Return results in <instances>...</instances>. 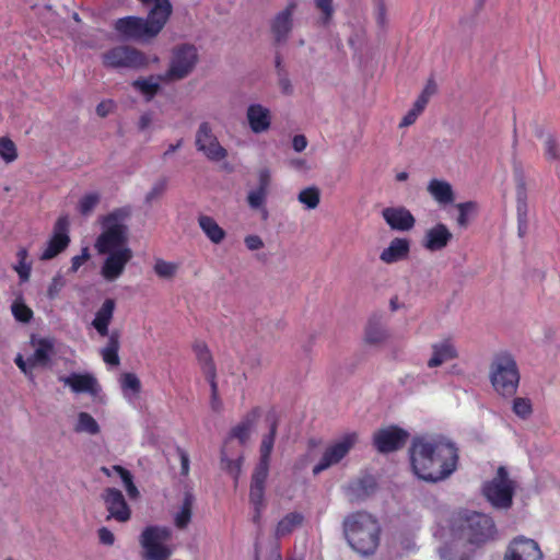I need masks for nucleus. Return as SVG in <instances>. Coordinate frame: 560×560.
<instances>
[{
    "label": "nucleus",
    "mask_w": 560,
    "mask_h": 560,
    "mask_svg": "<svg viewBox=\"0 0 560 560\" xmlns=\"http://www.w3.org/2000/svg\"><path fill=\"white\" fill-rule=\"evenodd\" d=\"M115 30L126 40L148 42L160 34V31L145 18L126 16L118 19Z\"/></svg>",
    "instance_id": "8"
},
{
    "label": "nucleus",
    "mask_w": 560,
    "mask_h": 560,
    "mask_svg": "<svg viewBox=\"0 0 560 560\" xmlns=\"http://www.w3.org/2000/svg\"><path fill=\"white\" fill-rule=\"evenodd\" d=\"M278 85L282 94L292 95L294 92V88L291 83L289 71H282L277 74Z\"/></svg>",
    "instance_id": "56"
},
{
    "label": "nucleus",
    "mask_w": 560,
    "mask_h": 560,
    "mask_svg": "<svg viewBox=\"0 0 560 560\" xmlns=\"http://www.w3.org/2000/svg\"><path fill=\"white\" fill-rule=\"evenodd\" d=\"M66 285V279L62 275L57 273L49 284L47 289V296L50 300H54L58 296L59 292L62 290V288Z\"/></svg>",
    "instance_id": "54"
},
{
    "label": "nucleus",
    "mask_w": 560,
    "mask_h": 560,
    "mask_svg": "<svg viewBox=\"0 0 560 560\" xmlns=\"http://www.w3.org/2000/svg\"><path fill=\"white\" fill-rule=\"evenodd\" d=\"M120 384L124 392L130 390L132 394H139L141 390V382L135 373H124Z\"/></svg>",
    "instance_id": "50"
},
{
    "label": "nucleus",
    "mask_w": 560,
    "mask_h": 560,
    "mask_svg": "<svg viewBox=\"0 0 560 560\" xmlns=\"http://www.w3.org/2000/svg\"><path fill=\"white\" fill-rule=\"evenodd\" d=\"M104 66L108 68L138 69L147 65V58L140 50L130 46H117L103 55Z\"/></svg>",
    "instance_id": "9"
},
{
    "label": "nucleus",
    "mask_w": 560,
    "mask_h": 560,
    "mask_svg": "<svg viewBox=\"0 0 560 560\" xmlns=\"http://www.w3.org/2000/svg\"><path fill=\"white\" fill-rule=\"evenodd\" d=\"M515 492L514 481L509 478L505 466H500L497 475L482 486V494L497 510H509L513 504Z\"/></svg>",
    "instance_id": "6"
},
{
    "label": "nucleus",
    "mask_w": 560,
    "mask_h": 560,
    "mask_svg": "<svg viewBox=\"0 0 560 560\" xmlns=\"http://www.w3.org/2000/svg\"><path fill=\"white\" fill-rule=\"evenodd\" d=\"M304 522V515L300 512H290L284 515L277 524L275 536L277 538L290 535L296 527Z\"/></svg>",
    "instance_id": "31"
},
{
    "label": "nucleus",
    "mask_w": 560,
    "mask_h": 560,
    "mask_svg": "<svg viewBox=\"0 0 560 560\" xmlns=\"http://www.w3.org/2000/svg\"><path fill=\"white\" fill-rule=\"evenodd\" d=\"M265 491V483L250 482L248 499L254 509L252 521L257 525L260 524L261 514L266 508Z\"/></svg>",
    "instance_id": "29"
},
{
    "label": "nucleus",
    "mask_w": 560,
    "mask_h": 560,
    "mask_svg": "<svg viewBox=\"0 0 560 560\" xmlns=\"http://www.w3.org/2000/svg\"><path fill=\"white\" fill-rule=\"evenodd\" d=\"M192 350L196 354L197 361L200 364L201 369L214 365L212 354L205 342L196 341L192 346Z\"/></svg>",
    "instance_id": "44"
},
{
    "label": "nucleus",
    "mask_w": 560,
    "mask_h": 560,
    "mask_svg": "<svg viewBox=\"0 0 560 560\" xmlns=\"http://www.w3.org/2000/svg\"><path fill=\"white\" fill-rule=\"evenodd\" d=\"M246 116L254 133H261L270 128L271 114L267 107L260 104H252L247 108Z\"/></svg>",
    "instance_id": "24"
},
{
    "label": "nucleus",
    "mask_w": 560,
    "mask_h": 560,
    "mask_svg": "<svg viewBox=\"0 0 560 560\" xmlns=\"http://www.w3.org/2000/svg\"><path fill=\"white\" fill-rule=\"evenodd\" d=\"M298 200L303 203L306 209H315L320 201V190L316 186L304 188L300 191Z\"/></svg>",
    "instance_id": "41"
},
{
    "label": "nucleus",
    "mask_w": 560,
    "mask_h": 560,
    "mask_svg": "<svg viewBox=\"0 0 560 560\" xmlns=\"http://www.w3.org/2000/svg\"><path fill=\"white\" fill-rule=\"evenodd\" d=\"M172 533L167 527L148 526L141 533V538H145L147 541L153 540L158 544H163L171 539Z\"/></svg>",
    "instance_id": "40"
},
{
    "label": "nucleus",
    "mask_w": 560,
    "mask_h": 560,
    "mask_svg": "<svg viewBox=\"0 0 560 560\" xmlns=\"http://www.w3.org/2000/svg\"><path fill=\"white\" fill-rule=\"evenodd\" d=\"M98 540L105 546H113L115 542L114 534L107 527H101L97 530Z\"/></svg>",
    "instance_id": "62"
},
{
    "label": "nucleus",
    "mask_w": 560,
    "mask_h": 560,
    "mask_svg": "<svg viewBox=\"0 0 560 560\" xmlns=\"http://www.w3.org/2000/svg\"><path fill=\"white\" fill-rule=\"evenodd\" d=\"M131 206H124L114 209L108 214L101 218L104 231L97 236L95 248L98 254L118 250L120 248H129L127 246L129 229L126 221L131 217Z\"/></svg>",
    "instance_id": "4"
},
{
    "label": "nucleus",
    "mask_w": 560,
    "mask_h": 560,
    "mask_svg": "<svg viewBox=\"0 0 560 560\" xmlns=\"http://www.w3.org/2000/svg\"><path fill=\"white\" fill-rule=\"evenodd\" d=\"M428 192L441 205H448L454 201V191L446 180L433 178L427 187Z\"/></svg>",
    "instance_id": "30"
},
{
    "label": "nucleus",
    "mask_w": 560,
    "mask_h": 560,
    "mask_svg": "<svg viewBox=\"0 0 560 560\" xmlns=\"http://www.w3.org/2000/svg\"><path fill=\"white\" fill-rule=\"evenodd\" d=\"M410 250V242L407 238L396 237L389 246L380 255L382 261L386 264L397 262L406 258Z\"/></svg>",
    "instance_id": "26"
},
{
    "label": "nucleus",
    "mask_w": 560,
    "mask_h": 560,
    "mask_svg": "<svg viewBox=\"0 0 560 560\" xmlns=\"http://www.w3.org/2000/svg\"><path fill=\"white\" fill-rule=\"evenodd\" d=\"M140 544L145 550V558L148 560H168L172 555V550L163 544H158L153 540L147 541L145 538L141 537Z\"/></svg>",
    "instance_id": "36"
},
{
    "label": "nucleus",
    "mask_w": 560,
    "mask_h": 560,
    "mask_svg": "<svg viewBox=\"0 0 560 560\" xmlns=\"http://www.w3.org/2000/svg\"><path fill=\"white\" fill-rule=\"evenodd\" d=\"M194 502H195V495L192 494V492L189 491V490L186 491L184 493V500H183V503L180 505V509L175 514V525L178 528L184 529L190 523L191 515H192Z\"/></svg>",
    "instance_id": "35"
},
{
    "label": "nucleus",
    "mask_w": 560,
    "mask_h": 560,
    "mask_svg": "<svg viewBox=\"0 0 560 560\" xmlns=\"http://www.w3.org/2000/svg\"><path fill=\"white\" fill-rule=\"evenodd\" d=\"M267 191L256 188L250 190L247 196L248 206L252 209H261L266 202Z\"/></svg>",
    "instance_id": "51"
},
{
    "label": "nucleus",
    "mask_w": 560,
    "mask_h": 560,
    "mask_svg": "<svg viewBox=\"0 0 560 560\" xmlns=\"http://www.w3.org/2000/svg\"><path fill=\"white\" fill-rule=\"evenodd\" d=\"M545 156L548 161H560V144L551 133L545 140Z\"/></svg>",
    "instance_id": "48"
},
{
    "label": "nucleus",
    "mask_w": 560,
    "mask_h": 560,
    "mask_svg": "<svg viewBox=\"0 0 560 560\" xmlns=\"http://www.w3.org/2000/svg\"><path fill=\"white\" fill-rule=\"evenodd\" d=\"M38 347L34 353L28 358L31 366H47L50 363V355L54 350L51 340L43 338L38 340Z\"/></svg>",
    "instance_id": "33"
},
{
    "label": "nucleus",
    "mask_w": 560,
    "mask_h": 560,
    "mask_svg": "<svg viewBox=\"0 0 560 560\" xmlns=\"http://www.w3.org/2000/svg\"><path fill=\"white\" fill-rule=\"evenodd\" d=\"M375 489V479L372 476H364L350 482L346 488V493L351 502H359L370 497Z\"/></svg>",
    "instance_id": "25"
},
{
    "label": "nucleus",
    "mask_w": 560,
    "mask_h": 560,
    "mask_svg": "<svg viewBox=\"0 0 560 560\" xmlns=\"http://www.w3.org/2000/svg\"><path fill=\"white\" fill-rule=\"evenodd\" d=\"M114 310L115 300L106 299L95 314L92 325L102 337L108 336V325L113 318Z\"/></svg>",
    "instance_id": "28"
},
{
    "label": "nucleus",
    "mask_w": 560,
    "mask_h": 560,
    "mask_svg": "<svg viewBox=\"0 0 560 560\" xmlns=\"http://www.w3.org/2000/svg\"><path fill=\"white\" fill-rule=\"evenodd\" d=\"M59 381L70 386L74 393H88L93 396L100 392L97 380L89 373H71L67 376H60Z\"/></svg>",
    "instance_id": "23"
},
{
    "label": "nucleus",
    "mask_w": 560,
    "mask_h": 560,
    "mask_svg": "<svg viewBox=\"0 0 560 560\" xmlns=\"http://www.w3.org/2000/svg\"><path fill=\"white\" fill-rule=\"evenodd\" d=\"M244 243L249 250H257L264 247V242L258 235H247Z\"/></svg>",
    "instance_id": "63"
},
{
    "label": "nucleus",
    "mask_w": 560,
    "mask_h": 560,
    "mask_svg": "<svg viewBox=\"0 0 560 560\" xmlns=\"http://www.w3.org/2000/svg\"><path fill=\"white\" fill-rule=\"evenodd\" d=\"M537 541L525 536L515 537L508 546L503 560H542Z\"/></svg>",
    "instance_id": "15"
},
{
    "label": "nucleus",
    "mask_w": 560,
    "mask_h": 560,
    "mask_svg": "<svg viewBox=\"0 0 560 560\" xmlns=\"http://www.w3.org/2000/svg\"><path fill=\"white\" fill-rule=\"evenodd\" d=\"M154 271L162 278H171L176 272V265L159 259L154 265Z\"/></svg>",
    "instance_id": "53"
},
{
    "label": "nucleus",
    "mask_w": 560,
    "mask_h": 560,
    "mask_svg": "<svg viewBox=\"0 0 560 560\" xmlns=\"http://www.w3.org/2000/svg\"><path fill=\"white\" fill-rule=\"evenodd\" d=\"M266 422L269 425V432L267 434H265L264 436L276 440L279 418H278V413L276 412L275 409H271L267 412Z\"/></svg>",
    "instance_id": "55"
},
{
    "label": "nucleus",
    "mask_w": 560,
    "mask_h": 560,
    "mask_svg": "<svg viewBox=\"0 0 560 560\" xmlns=\"http://www.w3.org/2000/svg\"><path fill=\"white\" fill-rule=\"evenodd\" d=\"M452 238L453 234L448 228L443 223H438L425 232L421 245L429 252H439L444 249Z\"/></svg>",
    "instance_id": "22"
},
{
    "label": "nucleus",
    "mask_w": 560,
    "mask_h": 560,
    "mask_svg": "<svg viewBox=\"0 0 560 560\" xmlns=\"http://www.w3.org/2000/svg\"><path fill=\"white\" fill-rule=\"evenodd\" d=\"M358 441V434L347 433L339 441L328 446L318 464H316L313 468V475L317 476L324 470L328 469L332 465L338 464L341 459H343L350 450L354 446Z\"/></svg>",
    "instance_id": "10"
},
{
    "label": "nucleus",
    "mask_w": 560,
    "mask_h": 560,
    "mask_svg": "<svg viewBox=\"0 0 560 560\" xmlns=\"http://www.w3.org/2000/svg\"><path fill=\"white\" fill-rule=\"evenodd\" d=\"M458 210V217L456 219L457 224L460 228H467L469 224L470 217L475 215L478 209V205L475 201H466L456 205Z\"/></svg>",
    "instance_id": "42"
},
{
    "label": "nucleus",
    "mask_w": 560,
    "mask_h": 560,
    "mask_svg": "<svg viewBox=\"0 0 560 560\" xmlns=\"http://www.w3.org/2000/svg\"><path fill=\"white\" fill-rule=\"evenodd\" d=\"M158 80H160L159 77L155 78L154 75H150L148 78H139L132 82V86L142 93L149 102L161 89Z\"/></svg>",
    "instance_id": "37"
},
{
    "label": "nucleus",
    "mask_w": 560,
    "mask_h": 560,
    "mask_svg": "<svg viewBox=\"0 0 560 560\" xmlns=\"http://www.w3.org/2000/svg\"><path fill=\"white\" fill-rule=\"evenodd\" d=\"M512 410L521 419L529 418L533 413V405L530 399L524 397L514 398Z\"/></svg>",
    "instance_id": "47"
},
{
    "label": "nucleus",
    "mask_w": 560,
    "mask_h": 560,
    "mask_svg": "<svg viewBox=\"0 0 560 560\" xmlns=\"http://www.w3.org/2000/svg\"><path fill=\"white\" fill-rule=\"evenodd\" d=\"M90 250L89 247H83L81 249V254L72 257L71 259V267L69 269V272H77L79 268L90 259Z\"/></svg>",
    "instance_id": "58"
},
{
    "label": "nucleus",
    "mask_w": 560,
    "mask_h": 560,
    "mask_svg": "<svg viewBox=\"0 0 560 560\" xmlns=\"http://www.w3.org/2000/svg\"><path fill=\"white\" fill-rule=\"evenodd\" d=\"M432 357L428 361L429 368L440 366L458 357L457 350L450 339L432 345Z\"/></svg>",
    "instance_id": "27"
},
{
    "label": "nucleus",
    "mask_w": 560,
    "mask_h": 560,
    "mask_svg": "<svg viewBox=\"0 0 560 560\" xmlns=\"http://www.w3.org/2000/svg\"><path fill=\"white\" fill-rule=\"evenodd\" d=\"M100 201L101 195L98 192H89L80 199L78 203V211L83 217H89L95 207L100 203Z\"/></svg>",
    "instance_id": "43"
},
{
    "label": "nucleus",
    "mask_w": 560,
    "mask_h": 560,
    "mask_svg": "<svg viewBox=\"0 0 560 560\" xmlns=\"http://www.w3.org/2000/svg\"><path fill=\"white\" fill-rule=\"evenodd\" d=\"M143 9L148 11L147 20L160 32L173 14V4L170 0H138Z\"/></svg>",
    "instance_id": "19"
},
{
    "label": "nucleus",
    "mask_w": 560,
    "mask_h": 560,
    "mask_svg": "<svg viewBox=\"0 0 560 560\" xmlns=\"http://www.w3.org/2000/svg\"><path fill=\"white\" fill-rule=\"evenodd\" d=\"M316 8L323 13L325 21L331 19L334 14L332 0H314Z\"/></svg>",
    "instance_id": "60"
},
{
    "label": "nucleus",
    "mask_w": 560,
    "mask_h": 560,
    "mask_svg": "<svg viewBox=\"0 0 560 560\" xmlns=\"http://www.w3.org/2000/svg\"><path fill=\"white\" fill-rule=\"evenodd\" d=\"M520 371L515 359L509 353L497 355L490 365V382L503 397H513L520 384Z\"/></svg>",
    "instance_id": "5"
},
{
    "label": "nucleus",
    "mask_w": 560,
    "mask_h": 560,
    "mask_svg": "<svg viewBox=\"0 0 560 560\" xmlns=\"http://www.w3.org/2000/svg\"><path fill=\"white\" fill-rule=\"evenodd\" d=\"M452 532L477 547L495 540L498 536L492 517L475 511L459 512L452 522Z\"/></svg>",
    "instance_id": "3"
},
{
    "label": "nucleus",
    "mask_w": 560,
    "mask_h": 560,
    "mask_svg": "<svg viewBox=\"0 0 560 560\" xmlns=\"http://www.w3.org/2000/svg\"><path fill=\"white\" fill-rule=\"evenodd\" d=\"M261 416V409L259 407H254L250 411H248L240 421L238 424H241L245 430H247L249 433L255 428L256 422Z\"/></svg>",
    "instance_id": "52"
},
{
    "label": "nucleus",
    "mask_w": 560,
    "mask_h": 560,
    "mask_svg": "<svg viewBox=\"0 0 560 560\" xmlns=\"http://www.w3.org/2000/svg\"><path fill=\"white\" fill-rule=\"evenodd\" d=\"M198 223L202 232L214 244H220L225 237V231L215 222L212 217L199 215Z\"/></svg>",
    "instance_id": "32"
},
{
    "label": "nucleus",
    "mask_w": 560,
    "mask_h": 560,
    "mask_svg": "<svg viewBox=\"0 0 560 560\" xmlns=\"http://www.w3.org/2000/svg\"><path fill=\"white\" fill-rule=\"evenodd\" d=\"M0 156L7 162H13L18 158L16 147L9 138H0Z\"/></svg>",
    "instance_id": "49"
},
{
    "label": "nucleus",
    "mask_w": 560,
    "mask_h": 560,
    "mask_svg": "<svg viewBox=\"0 0 560 560\" xmlns=\"http://www.w3.org/2000/svg\"><path fill=\"white\" fill-rule=\"evenodd\" d=\"M196 148L209 160L219 162L226 158L228 151L220 144L208 121L199 125L196 132Z\"/></svg>",
    "instance_id": "12"
},
{
    "label": "nucleus",
    "mask_w": 560,
    "mask_h": 560,
    "mask_svg": "<svg viewBox=\"0 0 560 560\" xmlns=\"http://www.w3.org/2000/svg\"><path fill=\"white\" fill-rule=\"evenodd\" d=\"M342 534L351 549L362 556H370L380 545L381 525L366 511H357L343 518Z\"/></svg>",
    "instance_id": "2"
},
{
    "label": "nucleus",
    "mask_w": 560,
    "mask_h": 560,
    "mask_svg": "<svg viewBox=\"0 0 560 560\" xmlns=\"http://www.w3.org/2000/svg\"><path fill=\"white\" fill-rule=\"evenodd\" d=\"M121 481L130 499L139 498L140 492L136 485L133 483V476L130 471L125 474V476H121Z\"/></svg>",
    "instance_id": "57"
},
{
    "label": "nucleus",
    "mask_w": 560,
    "mask_h": 560,
    "mask_svg": "<svg viewBox=\"0 0 560 560\" xmlns=\"http://www.w3.org/2000/svg\"><path fill=\"white\" fill-rule=\"evenodd\" d=\"M15 271L18 272L20 280L22 282H25L30 279L31 275V264L19 261V265L14 267Z\"/></svg>",
    "instance_id": "64"
},
{
    "label": "nucleus",
    "mask_w": 560,
    "mask_h": 560,
    "mask_svg": "<svg viewBox=\"0 0 560 560\" xmlns=\"http://www.w3.org/2000/svg\"><path fill=\"white\" fill-rule=\"evenodd\" d=\"M14 362L19 366V369L28 377V380L34 382V375L32 372V369L34 366H31L28 359L24 360L22 354H18L14 359Z\"/></svg>",
    "instance_id": "61"
},
{
    "label": "nucleus",
    "mask_w": 560,
    "mask_h": 560,
    "mask_svg": "<svg viewBox=\"0 0 560 560\" xmlns=\"http://www.w3.org/2000/svg\"><path fill=\"white\" fill-rule=\"evenodd\" d=\"M387 338V331L382 323L381 316L373 315L365 328V340L371 345L383 342Z\"/></svg>",
    "instance_id": "34"
},
{
    "label": "nucleus",
    "mask_w": 560,
    "mask_h": 560,
    "mask_svg": "<svg viewBox=\"0 0 560 560\" xmlns=\"http://www.w3.org/2000/svg\"><path fill=\"white\" fill-rule=\"evenodd\" d=\"M382 217L394 231H410L416 224L413 214L402 206L384 208Z\"/></svg>",
    "instance_id": "20"
},
{
    "label": "nucleus",
    "mask_w": 560,
    "mask_h": 560,
    "mask_svg": "<svg viewBox=\"0 0 560 560\" xmlns=\"http://www.w3.org/2000/svg\"><path fill=\"white\" fill-rule=\"evenodd\" d=\"M168 180L166 177L159 178L152 188L148 191V194L144 197V202L147 205H151L155 200L162 198V196L165 194L167 189Z\"/></svg>",
    "instance_id": "46"
},
{
    "label": "nucleus",
    "mask_w": 560,
    "mask_h": 560,
    "mask_svg": "<svg viewBox=\"0 0 560 560\" xmlns=\"http://www.w3.org/2000/svg\"><path fill=\"white\" fill-rule=\"evenodd\" d=\"M250 433L245 430L241 424H236L234 428L231 429L229 433V439H236L240 441L242 445L246 444V442L249 440Z\"/></svg>",
    "instance_id": "59"
},
{
    "label": "nucleus",
    "mask_w": 560,
    "mask_h": 560,
    "mask_svg": "<svg viewBox=\"0 0 560 560\" xmlns=\"http://www.w3.org/2000/svg\"><path fill=\"white\" fill-rule=\"evenodd\" d=\"M513 174L516 184L517 233L524 237L528 230V205L526 178L521 163H514Z\"/></svg>",
    "instance_id": "11"
},
{
    "label": "nucleus",
    "mask_w": 560,
    "mask_h": 560,
    "mask_svg": "<svg viewBox=\"0 0 560 560\" xmlns=\"http://www.w3.org/2000/svg\"><path fill=\"white\" fill-rule=\"evenodd\" d=\"M408 438L406 430L392 425L374 433L373 445L380 453L387 454L402 448Z\"/></svg>",
    "instance_id": "14"
},
{
    "label": "nucleus",
    "mask_w": 560,
    "mask_h": 560,
    "mask_svg": "<svg viewBox=\"0 0 560 560\" xmlns=\"http://www.w3.org/2000/svg\"><path fill=\"white\" fill-rule=\"evenodd\" d=\"M198 51L192 44H180L173 48L170 67L161 80L178 81L187 78L198 62Z\"/></svg>",
    "instance_id": "7"
},
{
    "label": "nucleus",
    "mask_w": 560,
    "mask_h": 560,
    "mask_svg": "<svg viewBox=\"0 0 560 560\" xmlns=\"http://www.w3.org/2000/svg\"><path fill=\"white\" fill-rule=\"evenodd\" d=\"M298 8V0H289L287 7L278 12L270 22V30L276 44H284L293 30V14Z\"/></svg>",
    "instance_id": "17"
},
{
    "label": "nucleus",
    "mask_w": 560,
    "mask_h": 560,
    "mask_svg": "<svg viewBox=\"0 0 560 560\" xmlns=\"http://www.w3.org/2000/svg\"><path fill=\"white\" fill-rule=\"evenodd\" d=\"M275 441L269 438L262 436L260 446H259V460L255 465L254 470L252 472L250 482L265 483L267 482V478L269 476V466L271 459V453L273 451Z\"/></svg>",
    "instance_id": "21"
},
{
    "label": "nucleus",
    "mask_w": 560,
    "mask_h": 560,
    "mask_svg": "<svg viewBox=\"0 0 560 560\" xmlns=\"http://www.w3.org/2000/svg\"><path fill=\"white\" fill-rule=\"evenodd\" d=\"M11 311L18 322L27 324L33 318V311L20 298L11 305Z\"/></svg>",
    "instance_id": "45"
},
{
    "label": "nucleus",
    "mask_w": 560,
    "mask_h": 560,
    "mask_svg": "<svg viewBox=\"0 0 560 560\" xmlns=\"http://www.w3.org/2000/svg\"><path fill=\"white\" fill-rule=\"evenodd\" d=\"M243 459V455H240L236 459H230L225 447L221 450V468L230 474L234 478L235 482H237L241 475Z\"/></svg>",
    "instance_id": "38"
},
{
    "label": "nucleus",
    "mask_w": 560,
    "mask_h": 560,
    "mask_svg": "<svg viewBox=\"0 0 560 560\" xmlns=\"http://www.w3.org/2000/svg\"><path fill=\"white\" fill-rule=\"evenodd\" d=\"M70 244L69 220L68 217H60L52 229V234L48 240L45 249L39 256L40 260H50L66 250Z\"/></svg>",
    "instance_id": "13"
},
{
    "label": "nucleus",
    "mask_w": 560,
    "mask_h": 560,
    "mask_svg": "<svg viewBox=\"0 0 560 560\" xmlns=\"http://www.w3.org/2000/svg\"><path fill=\"white\" fill-rule=\"evenodd\" d=\"M458 453L456 444L444 438L416 436L409 447L411 469L419 479L438 483L456 471Z\"/></svg>",
    "instance_id": "1"
},
{
    "label": "nucleus",
    "mask_w": 560,
    "mask_h": 560,
    "mask_svg": "<svg viewBox=\"0 0 560 560\" xmlns=\"http://www.w3.org/2000/svg\"><path fill=\"white\" fill-rule=\"evenodd\" d=\"M105 255H107V257L104 260L101 273L107 281H114L119 278L122 275L126 265L133 256L130 248H120L118 250L106 253Z\"/></svg>",
    "instance_id": "18"
},
{
    "label": "nucleus",
    "mask_w": 560,
    "mask_h": 560,
    "mask_svg": "<svg viewBox=\"0 0 560 560\" xmlns=\"http://www.w3.org/2000/svg\"><path fill=\"white\" fill-rule=\"evenodd\" d=\"M101 498L108 511L107 520L114 518L120 523L130 520L131 510L120 490L117 488H106L102 492Z\"/></svg>",
    "instance_id": "16"
},
{
    "label": "nucleus",
    "mask_w": 560,
    "mask_h": 560,
    "mask_svg": "<svg viewBox=\"0 0 560 560\" xmlns=\"http://www.w3.org/2000/svg\"><path fill=\"white\" fill-rule=\"evenodd\" d=\"M74 431L95 435L100 433V425L90 413L82 411L78 415V422L74 427Z\"/></svg>",
    "instance_id": "39"
}]
</instances>
